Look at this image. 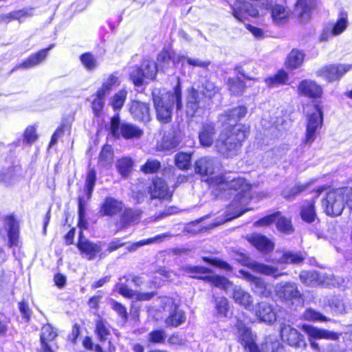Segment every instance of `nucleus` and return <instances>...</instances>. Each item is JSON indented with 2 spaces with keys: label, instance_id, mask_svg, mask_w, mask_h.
Masks as SVG:
<instances>
[{
  "label": "nucleus",
  "instance_id": "obj_1",
  "mask_svg": "<svg viewBox=\"0 0 352 352\" xmlns=\"http://www.w3.org/2000/svg\"><path fill=\"white\" fill-rule=\"evenodd\" d=\"M248 110L245 106H239L225 111L219 116V121L223 126H229L230 129H225L216 140L215 148L224 157H233L238 155L241 142L249 133V127L242 124H236L245 117Z\"/></svg>",
  "mask_w": 352,
  "mask_h": 352
},
{
  "label": "nucleus",
  "instance_id": "obj_2",
  "mask_svg": "<svg viewBox=\"0 0 352 352\" xmlns=\"http://www.w3.org/2000/svg\"><path fill=\"white\" fill-rule=\"evenodd\" d=\"M209 183L211 186L216 188V190H239L226 210V219L215 223L212 228L239 217L246 211L243 209V206L248 201L245 193L250 190V186L245 179L241 177L234 178L227 175H219L211 177L209 179Z\"/></svg>",
  "mask_w": 352,
  "mask_h": 352
},
{
  "label": "nucleus",
  "instance_id": "obj_3",
  "mask_svg": "<svg viewBox=\"0 0 352 352\" xmlns=\"http://www.w3.org/2000/svg\"><path fill=\"white\" fill-rule=\"evenodd\" d=\"M153 101L157 120L166 124L172 120L174 108L182 109V94L179 79L177 85L169 91L156 90L153 92Z\"/></svg>",
  "mask_w": 352,
  "mask_h": 352
},
{
  "label": "nucleus",
  "instance_id": "obj_4",
  "mask_svg": "<svg viewBox=\"0 0 352 352\" xmlns=\"http://www.w3.org/2000/svg\"><path fill=\"white\" fill-rule=\"evenodd\" d=\"M352 210V188H339L329 192L322 201L324 212L329 216H338L342 214L344 206Z\"/></svg>",
  "mask_w": 352,
  "mask_h": 352
},
{
  "label": "nucleus",
  "instance_id": "obj_5",
  "mask_svg": "<svg viewBox=\"0 0 352 352\" xmlns=\"http://www.w3.org/2000/svg\"><path fill=\"white\" fill-rule=\"evenodd\" d=\"M217 92V89L214 83L206 80L201 87V92L193 87L187 89L186 96V114L193 117L199 109L204 108L206 105L207 98H211Z\"/></svg>",
  "mask_w": 352,
  "mask_h": 352
},
{
  "label": "nucleus",
  "instance_id": "obj_6",
  "mask_svg": "<svg viewBox=\"0 0 352 352\" xmlns=\"http://www.w3.org/2000/svg\"><path fill=\"white\" fill-rule=\"evenodd\" d=\"M210 270L202 266L186 265L180 269L182 274H186L195 278L203 279L214 287L223 289L228 294L234 285L228 278L219 275H206Z\"/></svg>",
  "mask_w": 352,
  "mask_h": 352
},
{
  "label": "nucleus",
  "instance_id": "obj_7",
  "mask_svg": "<svg viewBox=\"0 0 352 352\" xmlns=\"http://www.w3.org/2000/svg\"><path fill=\"white\" fill-rule=\"evenodd\" d=\"M322 109L317 104L307 114L305 144H311L315 141L322 128Z\"/></svg>",
  "mask_w": 352,
  "mask_h": 352
},
{
  "label": "nucleus",
  "instance_id": "obj_8",
  "mask_svg": "<svg viewBox=\"0 0 352 352\" xmlns=\"http://www.w3.org/2000/svg\"><path fill=\"white\" fill-rule=\"evenodd\" d=\"M111 132L116 138L123 137L124 139L139 138L143 131L139 127L130 123L120 124L118 117H113L111 121Z\"/></svg>",
  "mask_w": 352,
  "mask_h": 352
},
{
  "label": "nucleus",
  "instance_id": "obj_9",
  "mask_svg": "<svg viewBox=\"0 0 352 352\" xmlns=\"http://www.w3.org/2000/svg\"><path fill=\"white\" fill-rule=\"evenodd\" d=\"M157 74V65L151 60H145L141 67H136L131 72L130 77L135 86L143 84L144 79H154Z\"/></svg>",
  "mask_w": 352,
  "mask_h": 352
},
{
  "label": "nucleus",
  "instance_id": "obj_10",
  "mask_svg": "<svg viewBox=\"0 0 352 352\" xmlns=\"http://www.w3.org/2000/svg\"><path fill=\"white\" fill-rule=\"evenodd\" d=\"M164 306L163 309L168 313L164 322L167 327H177L186 321L185 313L180 309L170 298H164L162 300Z\"/></svg>",
  "mask_w": 352,
  "mask_h": 352
},
{
  "label": "nucleus",
  "instance_id": "obj_11",
  "mask_svg": "<svg viewBox=\"0 0 352 352\" xmlns=\"http://www.w3.org/2000/svg\"><path fill=\"white\" fill-rule=\"evenodd\" d=\"M275 292L287 304L302 303V294L294 283H280L276 285Z\"/></svg>",
  "mask_w": 352,
  "mask_h": 352
},
{
  "label": "nucleus",
  "instance_id": "obj_12",
  "mask_svg": "<svg viewBox=\"0 0 352 352\" xmlns=\"http://www.w3.org/2000/svg\"><path fill=\"white\" fill-rule=\"evenodd\" d=\"M302 329L309 336L311 348L316 351H319L320 347L317 342L311 340L312 338L337 340L340 336L336 332L319 329L309 324L302 325Z\"/></svg>",
  "mask_w": 352,
  "mask_h": 352
},
{
  "label": "nucleus",
  "instance_id": "obj_13",
  "mask_svg": "<svg viewBox=\"0 0 352 352\" xmlns=\"http://www.w3.org/2000/svg\"><path fill=\"white\" fill-rule=\"evenodd\" d=\"M243 265L247 266L253 272L262 274L266 276H271L274 278L285 275L286 273L281 272L277 267L272 265H267L255 261L250 258L243 256L241 260Z\"/></svg>",
  "mask_w": 352,
  "mask_h": 352
},
{
  "label": "nucleus",
  "instance_id": "obj_14",
  "mask_svg": "<svg viewBox=\"0 0 352 352\" xmlns=\"http://www.w3.org/2000/svg\"><path fill=\"white\" fill-rule=\"evenodd\" d=\"M280 336L284 342L295 348H305L307 346L303 336L288 324L282 323L280 324Z\"/></svg>",
  "mask_w": 352,
  "mask_h": 352
},
{
  "label": "nucleus",
  "instance_id": "obj_15",
  "mask_svg": "<svg viewBox=\"0 0 352 352\" xmlns=\"http://www.w3.org/2000/svg\"><path fill=\"white\" fill-rule=\"evenodd\" d=\"M352 67L351 65H329L317 72V76L328 82L338 80Z\"/></svg>",
  "mask_w": 352,
  "mask_h": 352
},
{
  "label": "nucleus",
  "instance_id": "obj_16",
  "mask_svg": "<svg viewBox=\"0 0 352 352\" xmlns=\"http://www.w3.org/2000/svg\"><path fill=\"white\" fill-rule=\"evenodd\" d=\"M236 327L237 329L238 341L244 346L245 349L248 352L258 349L255 343V336L252 333L251 329L239 320L237 321Z\"/></svg>",
  "mask_w": 352,
  "mask_h": 352
},
{
  "label": "nucleus",
  "instance_id": "obj_17",
  "mask_svg": "<svg viewBox=\"0 0 352 352\" xmlns=\"http://www.w3.org/2000/svg\"><path fill=\"white\" fill-rule=\"evenodd\" d=\"M77 247L80 253L89 260L95 259L102 250L100 243H95L88 240L83 235L82 231L79 233Z\"/></svg>",
  "mask_w": 352,
  "mask_h": 352
},
{
  "label": "nucleus",
  "instance_id": "obj_18",
  "mask_svg": "<svg viewBox=\"0 0 352 352\" xmlns=\"http://www.w3.org/2000/svg\"><path fill=\"white\" fill-rule=\"evenodd\" d=\"M239 273L244 279L250 283L252 290L254 294L261 297L270 296L271 292L267 289L263 279L254 276L244 270H240Z\"/></svg>",
  "mask_w": 352,
  "mask_h": 352
},
{
  "label": "nucleus",
  "instance_id": "obj_19",
  "mask_svg": "<svg viewBox=\"0 0 352 352\" xmlns=\"http://www.w3.org/2000/svg\"><path fill=\"white\" fill-rule=\"evenodd\" d=\"M228 294L236 303L245 309H249L252 306L253 297L239 285H234Z\"/></svg>",
  "mask_w": 352,
  "mask_h": 352
},
{
  "label": "nucleus",
  "instance_id": "obj_20",
  "mask_svg": "<svg viewBox=\"0 0 352 352\" xmlns=\"http://www.w3.org/2000/svg\"><path fill=\"white\" fill-rule=\"evenodd\" d=\"M232 14L239 21H243L247 16L256 17L258 14V10L249 2H237L232 6Z\"/></svg>",
  "mask_w": 352,
  "mask_h": 352
},
{
  "label": "nucleus",
  "instance_id": "obj_21",
  "mask_svg": "<svg viewBox=\"0 0 352 352\" xmlns=\"http://www.w3.org/2000/svg\"><path fill=\"white\" fill-rule=\"evenodd\" d=\"M219 162L214 158L201 157L195 162V172L202 175H211L219 169Z\"/></svg>",
  "mask_w": 352,
  "mask_h": 352
},
{
  "label": "nucleus",
  "instance_id": "obj_22",
  "mask_svg": "<svg viewBox=\"0 0 352 352\" xmlns=\"http://www.w3.org/2000/svg\"><path fill=\"white\" fill-rule=\"evenodd\" d=\"M256 316L259 320L272 324L276 320V315L272 307L265 302L256 304L254 307Z\"/></svg>",
  "mask_w": 352,
  "mask_h": 352
},
{
  "label": "nucleus",
  "instance_id": "obj_23",
  "mask_svg": "<svg viewBox=\"0 0 352 352\" xmlns=\"http://www.w3.org/2000/svg\"><path fill=\"white\" fill-rule=\"evenodd\" d=\"M54 47V45H50L47 48L43 49L38 52L30 56L25 60L16 65L13 70L16 69H29L34 67L42 63L47 56L48 52Z\"/></svg>",
  "mask_w": 352,
  "mask_h": 352
},
{
  "label": "nucleus",
  "instance_id": "obj_24",
  "mask_svg": "<svg viewBox=\"0 0 352 352\" xmlns=\"http://www.w3.org/2000/svg\"><path fill=\"white\" fill-rule=\"evenodd\" d=\"M216 135L215 126L212 122L202 124L199 132V140L202 146L210 147L214 143Z\"/></svg>",
  "mask_w": 352,
  "mask_h": 352
},
{
  "label": "nucleus",
  "instance_id": "obj_25",
  "mask_svg": "<svg viewBox=\"0 0 352 352\" xmlns=\"http://www.w3.org/2000/svg\"><path fill=\"white\" fill-rule=\"evenodd\" d=\"M123 208V203L112 197H107L101 204L100 214L101 216H114Z\"/></svg>",
  "mask_w": 352,
  "mask_h": 352
},
{
  "label": "nucleus",
  "instance_id": "obj_26",
  "mask_svg": "<svg viewBox=\"0 0 352 352\" xmlns=\"http://www.w3.org/2000/svg\"><path fill=\"white\" fill-rule=\"evenodd\" d=\"M58 336L56 330L50 324L43 326L41 333L40 352H54L48 342L53 341Z\"/></svg>",
  "mask_w": 352,
  "mask_h": 352
},
{
  "label": "nucleus",
  "instance_id": "obj_27",
  "mask_svg": "<svg viewBox=\"0 0 352 352\" xmlns=\"http://www.w3.org/2000/svg\"><path fill=\"white\" fill-rule=\"evenodd\" d=\"M298 91L301 94L309 98H319L322 94V87L310 80H302L298 86Z\"/></svg>",
  "mask_w": 352,
  "mask_h": 352
},
{
  "label": "nucleus",
  "instance_id": "obj_28",
  "mask_svg": "<svg viewBox=\"0 0 352 352\" xmlns=\"http://www.w3.org/2000/svg\"><path fill=\"white\" fill-rule=\"evenodd\" d=\"M248 240L258 250L263 253H268L274 250V243L263 235L253 234L249 237Z\"/></svg>",
  "mask_w": 352,
  "mask_h": 352
},
{
  "label": "nucleus",
  "instance_id": "obj_29",
  "mask_svg": "<svg viewBox=\"0 0 352 352\" xmlns=\"http://www.w3.org/2000/svg\"><path fill=\"white\" fill-rule=\"evenodd\" d=\"M151 196L152 198L168 199L171 195L166 182L163 179L157 178L154 180L153 186L151 187Z\"/></svg>",
  "mask_w": 352,
  "mask_h": 352
},
{
  "label": "nucleus",
  "instance_id": "obj_30",
  "mask_svg": "<svg viewBox=\"0 0 352 352\" xmlns=\"http://www.w3.org/2000/svg\"><path fill=\"white\" fill-rule=\"evenodd\" d=\"M315 5V0H298L295 12L302 23H306L310 19L311 10Z\"/></svg>",
  "mask_w": 352,
  "mask_h": 352
},
{
  "label": "nucleus",
  "instance_id": "obj_31",
  "mask_svg": "<svg viewBox=\"0 0 352 352\" xmlns=\"http://www.w3.org/2000/svg\"><path fill=\"white\" fill-rule=\"evenodd\" d=\"M130 111L137 120L147 122L150 119L149 107L146 103L138 101L133 102Z\"/></svg>",
  "mask_w": 352,
  "mask_h": 352
},
{
  "label": "nucleus",
  "instance_id": "obj_32",
  "mask_svg": "<svg viewBox=\"0 0 352 352\" xmlns=\"http://www.w3.org/2000/svg\"><path fill=\"white\" fill-rule=\"evenodd\" d=\"M178 55L177 56H172L170 52L168 50L162 51L157 56V63H155L157 65V71L158 69H161L162 71H165L173 65H175L176 63H179Z\"/></svg>",
  "mask_w": 352,
  "mask_h": 352
},
{
  "label": "nucleus",
  "instance_id": "obj_33",
  "mask_svg": "<svg viewBox=\"0 0 352 352\" xmlns=\"http://www.w3.org/2000/svg\"><path fill=\"white\" fill-rule=\"evenodd\" d=\"M305 54L302 52L294 49L288 54L285 65L287 68L294 69L300 66L303 63Z\"/></svg>",
  "mask_w": 352,
  "mask_h": 352
},
{
  "label": "nucleus",
  "instance_id": "obj_34",
  "mask_svg": "<svg viewBox=\"0 0 352 352\" xmlns=\"http://www.w3.org/2000/svg\"><path fill=\"white\" fill-rule=\"evenodd\" d=\"M300 279L306 285L316 286L323 283L322 276L316 271H302Z\"/></svg>",
  "mask_w": 352,
  "mask_h": 352
},
{
  "label": "nucleus",
  "instance_id": "obj_35",
  "mask_svg": "<svg viewBox=\"0 0 352 352\" xmlns=\"http://www.w3.org/2000/svg\"><path fill=\"white\" fill-rule=\"evenodd\" d=\"M5 226L8 229L10 244L16 245L18 239V223L12 216H8L5 219Z\"/></svg>",
  "mask_w": 352,
  "mask_h": 352
},
{
  "label": "nucleus",
  "instance_id": "obj_36",
  "mask_svg": "<svg viewBox=\"0 0 352 352\" xmlns=\"http://www.w3.org/2000/svg\"><path fill=\"white\" fill-rule=\"evenodd\" d=\"M20 168L17 166H9L0 170V182L6 185H11L17 177Z\"/></svg>",
  "mask_w": 352,
  "mask_h": 352
},
{
  "label": "nucleus",
  "instance_id": "obj_37",
  "mask_svg": "<svg viewBox=\"0 0 352 352\" xmlns=\"http://www.w3.org/2000/svg\"><path fill=\"white\" fill-rule=\"evenodd\" d=\"M289 14V10L281 5H274L271 10V16L276 24L284 22L288 19Z\"/></svg>",
  "mask_w": 352,
  "mask_h": 352
},
{
  "label": "nucleus",
  "instance_id": "obj_38",
  "mask_svg": "<svg viewBox=\"0 0 352 352\" xmlns=\"http://www.w3.org/2000/svg\"><path fill=\"white\" fill-rule=\"evenodd\" d=\"M133 166V162L129 157H123L116 161V167L122 177H127L131 173Z\"/></svg>",
  "mask_w": 352,
  "mask_h": 352
},
{
  "label": "nucleus",
  "instance_id": "obj_39",
  "mask_svg": "<svg viewBox=\"0 0 352 352\" xmlns=\"http://www.w3.org/2000/svg\"><path fill=\"white\" fill-rule=\"evenodd\" d=\"M300 217L307 223H311L314 222L316 219V214L314 201L306 202L302 206Z\"/></svg>",
  "mask_w": 352,
  "mask_h": 352
},
{
  "label": "nucleus",
  "instance_id": "obj_40",
  "mask_svg": "<svg viewBox=\"0 0 352 352\" xmlns=\"http://www.w3.org/2000/svg\"><path fill=\"white\" fill-rule=\"evenodd\" d=\"M172 236V234L169 232L164 233L162 234L157 235L154 237L141 240L138 242H136L133 243V245L129 246L127 249L129 251L132 252L136 250L138 248L144 245H148L151 243H160L163 241H164L166 239L170 238Z\"/></svg>",
  "mask_w": 352,
  "mask_h": 352
},
{
  "label": "nucleus",
  "instance_id": "obj_41",
  "mask_svg": "<svg viewBox=\"0 0 352 352\" xmlns=\"http://www.w3.org/2000/svg\"><path fill=\"white\" fill-rule=\"evenodd\" d=\"M113 151L110 145H105L102 148L98 160V163L103 167H109L113 161Z\"/></svg>",
  "mask_w": 352,
  "mask_h": 352
},
{
  "label": "nucleus",
  "instance_id": "obj_42",
  "mask_svg": "<svg viewBox=\"0 0 352 352\" xmlns=\"http://www.w3.org/2000/svg\"><path fill=\"white\" fill-rule=\"evenodd\" d=\"M95 331L100 341L107 340L111 334V331L108 323L102 319H98L96 320Z\"/></svg>",
  "mask_w": 352,
  "mask_h": 352
},
{
  "label": "nucleus",
  "instance_id": "obj_43",
  "mask_svg": "<svg viewBox=\"0 0 352 352\" xmlns=\"http://www.w3.org/2000/svg\"><path fill=\"white\" fill-rule=\"evenodd\" d=\"M288 81L287 73L283 70L277 72L276 75L267 78L265 82L269 87H274L281 85L286 84Z\"/></svg>",
  "mask_w": 352,
  "mask_h": 352
},
{
  "label": "nucleus",
  "instance_id": "obj_44",
  "mask_svg": "<svg viewBox=\"0 0 352 352\" xmlns=\"http://www.w3.org/2000/svg\"><path fill=\"white\" fill-rule=\"evenodd\" d=\"M120 84L118 78L113 74H111L104 81L102 87L98 90L99 95L101 96H106L109 95L113 87L118 86Z\"/></svg>",
  "mask_w": 352,
  "mask_h": 352
},
{
  "label": "nucleus",
  "instance_id": "obj_45",
  "mask_svg": "<svg viewBox=\"0 0 352 352\" xmlns=\"http://www.w3.org/2000/svg\"><path fill=\"white\" fill-rule=\"evenodd\" d=\"M303 261V257L298 253L286 251L283 253L280 258L276 259L278 263H294L298 264Z\"/></svg>",
  "mask_w": 352,
  "mask_h": 352
},
{
  "label": "nucleus",
  "instance_id": "obj_46",
  "mask_svg": "<svg viewBox=\"0 0 352 352\" xmlns=\"http://www.w3.org/2000/svg\"><path fill=\"white\" fill-rule=\"evenodd\" d=\"M140 214L141 212L139 210L125 209L121 217V221L124 225L137 222L140 219Z\"/></svg>",
  "mask_w": 352,
  "mask_h": 352
},
{
  "label": "nucleus",
  "instance_id": "obj_47",
  "mask_svg": "<svg viewBox=\"0 0 352 352\" xmlns=\"http://www.w3.org/2000/svg\"><path fill=\"white\" fill-rule=\"evenodd\" d=\"M276 214L278 216L275 221L276 222V228L278 231L287 234L293 232L294 229L291 221L285 217L280 216V213Z\"/></svg>",
  "mask_w": 352,
  "mask_h": 352
},
{
  "label": "nucleus",
  "instance_id": "obj_48",
  "mask_svg": "<svg viewBox=\"0 0 352 352\" xmlns=\"http://www.w3.org/2000/svg\"><path fill=\"white\" fill-rule=\"evenodd\" d=\"M348 25L347 14L346 13L342 12L336 23L331 28L333 35L336 36L342 34L346 29Z\"/></svg>",
  "mask_w": 352,
  "mask_h": 352
},
{
  "label": "nucleus",
  "instance_id": "obj_49",
  "mask_svg": "<svg viewBox=\"0 0 352 352\" xmlns=\"http://www.w3.org/2000/svg\"><path fill=\"white\" fill-rule=\"evenodd\" d=\"M302 318L305 320L311 322H326L330 320V319L323 316L321 313L311 308L307 309L305 311Z\"/></svg>",
  "mask_w": 352,
  "mask_h": 352
},
{
  "label": "nucleus",
  "instance_id": "obj_50",
  "mask_svg": "<svg viewBox=\"0 0 352 352\" xmlns=\"http://www.w3.org/2000/svg\"><path fill=\"white\" fill-rule=\"evenodd\" d=\"M80 60L82 65L87 70H94L98 66V63L96 57L91 53L87 52L80 56Z\"/></svg>",
  "mask_w": 352,
  "mask_h": 352
},
{
  "label": "nucleus",
  "instance_id": "obj_51",
  "mask_svg": "<svg viewBox=\"0 0 352 352\" xmlns=\"http://www.w3.org/2000/svg\"><path fill=\"white\" fill-rule=\"evenodd\" d=\"M215 309L220 317H226L229 311V302L226 298L219 297L215 299Z\"/></svg>",
  "mask_w": 352,
  "mask_h": 352
},
{
  "label": "nucleus",
  "instance_id": "obj_52",
  "mask_svg": "<svg viewBox=\"0 0 352 352\" xmlns=\"http://www.w3.org/2000/svg\"><path fill=\"white\" fill-rule=\"evenodd\" d=\"M265 352H283L284 349L282 344L276 340L272 338H267L265 344L262 346Z\"/></svg>",
  "mask_w": 352,
  "mask_h": 352
},
{
  "label": "nucleus",
  "instance_id": "obj_53",
  "mask_svg": "<svg viewBox=\"0 0 352 352\" xmlns=\"http://www.w3.org/2000/svg\"><path fill=\"white\" fill-rule=\"evenodd\" d=\"M191 161L190 154L186 153H177L175 157V165L182 170H187L189 168Z\"/></svg>",
  "mask_w": 352,
  "mask_h": 352
},
{
  "label": "nucleus",
  "instance_id": "obj_54",
  "mask_svg": "<svg viewBox=\"0 0 352 352\" xmlns=\"http://www.w3.org/2000/svg\"><path fill=\"white\" fill-rule=\"evenodd\" d=\"M166 339V332L163 329L151 331L147 335L148 342L152 344H163Z\"/></svg>",
  "mask_w": 352,
  "mask_h": 352
},
{
  "label": "nucleus",
  "instance_id": "obj_55",
  "mask_svg": "<svg viewBox=\"0 0 352 352\" xmlns=\"http://www.w3.org/2000/svg\"><path fill=\"white\" fill-rule=\"evenodd\" d=\"M127 92L125 89L119 91L114 95L111 100V106L114 110L120 109L126 98Z\"/></svg>",
  "mask_w": 352,
  "mask_h": 352
},
{
  "label": "nucleus",
  "instance_id": "obj_56",
  "mask_svg": "<svg viewBox=\"0 0 352 352\" xmlns=\"http://www.w3.org/2000/svg\"><path fill=\"white\" fill-rule=\"evenodd\" d=\"M96 173L94 169H91L89 170L87 177H86V183H85V189L87 191V198L90 199L92 192L94 190V186L96 184Z\"/></svg>",
  "mask_w": 352,
  "mask_h": 352
},
{
  "label": "nucleus",
  "instance_id": "obj_57",
  "mask_svg": "<svg viewBox=\"0 0 352 352\" xmlns=\"http://www.w3.org/2000/svg\"><path fill=\"white\" fill-rule=\"evenodd\" d=\"M230 91L234 95H239L245 90L244 82L239 78L230 79L228 81Z\"/></svg>",
  "mask_w": 352,
  "mask_h": 352
},
{
  "label": "nucleus",
  "instance_id": "obj_58",
  "mask_svg": "<svg viewBox=\"0 0 352 352\" xmlns=\"http://www.w3.org/2000/svg\"><path fill=\"white\" fill-rule=\"evenodd\" d=\"M110 305L111 308L118 314L123 322H126L128 319V314L126 307L116 301L113 299L110 300Z\"/></svg>",
  "mask_w": 352,
  "mask_h": 352
},
{
  "label": "nucleus",
  "instance_id": "obj_59",
  "mask_svg": "<svg viewBox=\"0 0 352 352\" xmlns=\"http://www.w3.org/2000/svg\"><path fill=\"white\" fill-rule=\"evenodd\" d=\"M182 60H186L189 65L202 68H206L210 64V61H206L199 58H192L188 56L178 55L177 61L181 62Z\"/></svg>",
  "mask_w": 352,
  "mask_h": 352
},
{
  "label": "nucleus",
  "instance_id": "obj_60",
  "mask_svg": "<svg viewBox=\"0 0 352 352\" xmlns=\"http://www.w3.org/2000/svg\"><path fill=\"white\" fill-rule=\"evenodd\" d=\"M160 162L157 160H148L144 165L141 168V170L144 173H156L160 168Z\"/></svg>",
  "mask_w": 352,
  "mask_h": 352
},
{
  "label": "nucleus",
  "instance_id": "obj_61",
  "mask_svg": "<svg viewBox=\"0 0 352 352\" xmlns=\"http://www.w3.org/2000/svg\"><path fill=\"white\" fill-rule=\"evenodd\" d=\"M306 188L305 186L296 185L291 188H286L283 191V196L287 199H294L297 195Z\"/></svg>",
  "mask_w": 352,
  "mask_h": 352
},
{
  "label": "nucleus",
  "instance_id": "obj_62",
  "mask_svg": "<svg viewBox=\"0 0 352 352\" xmlns=\"http://www.w3.org/2000/svg\"><path fill=\"white\" fill-rule=\"evenodd\" d=\"M161 148L162 150H172L176 148L177 144L175 139L171 135H164L161 140Z\"/></svg>",
  "mask_w": 352,
  "mask_h": 352
},
{
  "label": "nucleus",
  "instance_id": "obj_63",
  "mask_svg": "<svg viewBox=\"0 0 352 352\" xmlns=\"http://www.w3.org/2000/svg\"><path fill=\"white\" fill-rule=\"evenodd\" d=\"M120 280H122V279ZM116 287L117 291L124 297L132 298L135 294L134 292L129 289L127 285L122 281L118 283Z\"/></svg>",
  "mask_w": 352,
  "mask_h": 352
},
{
  "label": "nucleus",
  "instance_id": "obj_64",
  "mask_svg": "<svg viewBox=\"0 0 352 352\" xmlns=\"http://www.w3.org/2000/svg\"><path fill=\"white\" fill-rule=\"evenodd\" d=\"M105 96H101L99 95V91H97V97L92 102V109L96 115H98L102 109L104 107V98Z\"/></svg>",
  "mask_w": 352,
  "mask_h": 352
}]
</instances>
